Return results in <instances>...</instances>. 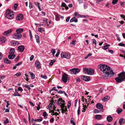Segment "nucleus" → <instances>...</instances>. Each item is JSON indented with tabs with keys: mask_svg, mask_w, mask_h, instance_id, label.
I'll return each instance as SVG.
<instances>
[{
	"mask_svg": "<svg viewBox=\"0 0 125 125\" xmlns=\"http://www.w3.org/2000/svg\"><path fill=\"white\" fill-rule=\"evenodd\" d=\"M23 31V29L22 28H19L16 30V31L17 32H19L20 33L21 32H22Z\"/></svg>",
	"mask_w": 125,
	"mask_h": 125,
	"instance_id": "obj_29",
	"label": "nucleus"
},
{
	"mask_svg": "<svg viewBox=\"0 0 125 125\" xmlns=\"http://www.w3.org/2000/svg\"><path fill=\"white\" fill-rule=\"evenodd\" d=\"M56 60L53 59L52 60H51L50 62V64L51 65H52L54 63V62L56 61Z\"/></svg>",
	"mask_w": 125,
	"mask_h": 125,
	"instance_id": "obj_35",
	"label": "nucleus"
},
{
	"mask_svg": "<svg viewBox=\"0 0 125 125\" xmlns=\"http://www.w3.org/2000/svg\"><path fill=\"white\" fill-rule=\"evenodd\" d=\"M10 43H11V45H13V46L17 45L20 44L18 41H11L10 42Z\"/></svg>",
	"mask_w": 125,
	"mask_h": 125,
	"instance_id": "obj_12",
	"label": "nucleus"
},
{
	"mask_svg": "<svg viewBox=\"0 0 125 125\" xmlns=\"http://www.w3.org/2000/svg\"><path fill=\"white\" fill-rule=\"evenodd\" d=\"M119 123L120 125H121L123 124H124L125 123L124 119L123 118H120V119H119Z\"/></svg>",
	"mask_w": 125,
	"mask_h": 125,
	"instance_id": "obj_22",
	"label": "nucleus"
},
{
	"mask_svg": "<svg viewBox=\"0 0 125 125\" xmlns=\"http://www.w3.org/2000/svg\"><path fill=\"white\" fill-rule=\"evenodd\" d=\"M55 20L57 21L59 20L60 19L58 16H56Z\"/></svg>",
	"mask_w": 125,
	"mask_h": 125,
	"instance_id": "obj_58",
	"label": "nucleus"
},
{
	"mask_svg": "<svg viewBox=\"0 0 125 125\" xmlns=\"http://www.w3.org/2000/svg\"><path fill=\"white\" fill-rule=\"evenodd\" d=\"M21 34L19 32H17L13 35V37L14 39H19L22 37Z\"/></svg>",
	"mask_w": 125,
	"mask_h": 125,
	"instance_id": "obj_7",
	"label": "nucleus"
},
{
	"mask_svg": "<svg viewBox=\"0 0 125 125\" xmlns=\"http://www.w3.org/2000/svg\"><path fill=\"white\" fill-rule=\"evenodd\" d=\"M118 0H113L112 3L114 4H116L118 2Z\"/></svg>",
	"mask_w": 125,
	"mask_h": 125,
	"instance_id": "obj_41",
	"label": "nucleus"
},
{
	"mask_svg": "<svg viewBox=\"0 0 125 125\" xmlns=\"http://www.w3.org/2000/svg\"><path fill=\"white\" fill-rule=\"evenodd\" d=\"M14 8L15 10L17 8L18 6V5L16 4H15L14 5Z\"/></svg>",
	"mask_w": 125,
	"mask_h": 125,
	"instance_id": "obj_50",
	"label": "nucleus"
},
{
	"mask_svg": "<svg viewBox=\"0 0 125 125\" xmlns=\"http://www.w3.org/2000/svg\"><path fill=\"white\" fill-rule=\"evenodd\" d=\"M106 119L108 122H111L113 120V118L112 116L110 115H109L107 117Z\"/></svg>",
	"mask_w": 125,
	"mask_h": 125,
	"instance_id": "obj_17",
	"label": "nucleus"
},
{
	"mask_svg": "<svg viewBox=\"0 0 125 125\" xmlns=\"http://www.w3.org/2000/svg\"><path fill=\"white\" fill-rule=\"evenodd\" d=\"M7 15L6 17L9 19H11L13 17V14L12 11L9 10H7L6 12Z\"/></svg>",
	"mask_w": 125,
	"mask_h": 125,
	"instance_id": "obj_4",
	"label": "nucleus"
},
{
	"mask_svg": "<svg viewBox=\"0 0 125 125\" xmlns=\"http://www.w3.org/2000/svg\"><path fill=\"white\" fill-rule=\"evenodd\" d=\"M92 55V54L91 53H89L84 58V59H87L89 56H91Z\"/></svg>",
	"mask_w": 125,
	"mask_h": 125,
	"instance_id": "obj_39",
	"label": "nucleus"
},
{
	"mask_svg": "<svg viewBox=\"0 0 125 125\" xmlns=\"http://www.w3.org/2000/svg\"><path fill=\"white\" fill-rule=\"evenodd\" d=\"M42 119L41 118V119H35L34 120V121H35L40 122L42 121Z\"/></svg>",
	"mask_w": 125,
	"mask_h": 125,
	"instance_id": "obj_43",
	"label": "nucleus"
},
{
	"mask_svg": "<svg viewBox=\"0 0 125 125\" xmlns=\"http://www.w3.org/2000/svg\"><path fill=\"white\" fill-rule=\"evenodd\" d=\"M83 71L84 73H86L89 75H93L94 74V70L91 69L90 68H84L83 69Z\"/></svg>",
	"mask_w": 125,
	"mask_h": 125,
	"instance_id": "obj_3",
	"label": "nucleus"
},
{
	"mask_svg": "<svg viewBox=\"0 0 125 125\" xmlns=\"http://www.w3.org/2000/svg\"><path fill=\"white\" fill-rule=\"evenodd\" d=\"M102 118V116L101 115H96L95 116V118L96 119H100Z\"/></svg>",
	"mask_w": 125,
	"mask_h": 125,
	"instance_id": "obj_26",
	"label": "nucleus"
},
{
	"mask_svg": "<svg viewBox=\"0 0 125 125\" xmlns=\"http://www.w3.org/2000/svg\"><path fill=\"white\" fill-rule=\"evenodd\" d=\"M54 121V118L53 117H52L51 118L50 120V121L51 122H53Z\"/></svg>",
	"mask_w": 125,
	"mask_h": 125,
	"instance_id": "obj_57",
	"label": "nucleus"
},
{
	"mask_svg": "<svg viewBox=\"0 0 125 125\" xmlns=\"http://www.w3.org/2000/svg\"><path fill=\"white\" fill-rule=\"evenodd\" d=\"M56 87H53L52 89H51L50 91V94H51L52 95H54V94H53V93L52 92V90H54L56 92H58V90L57 89H56Z\"/></svg>",
	"mask_w": 125,
	"mask_h": 125,
	"instance_id": "obj_19",
	"label": "nucleus"
},
{
	"mask_svg": "<svg viewBox=\"0 0 125 125\" xmlns=\"http://www.w3.org/2000/svg\"><path fill=\"white\" fill-rule=\"evenodd\" d=\"M75 16H79L80 15L77 12H76L74 13Z\"/></svg>",
	"mask_w": 125,
	"mask_h": 125,
	"instance_id": "obj_63",
	"label": "nucleus"
},
{
	"mask_svg": "<svg viewBox=\"0 0 125 125\" xmlns=\"http://www.w3.org/2000/svg\"><path fill=\"white\" fill-rule=\"evenodd\" d=\"M43 116L45 117H46V118H47V117H46V116L48 114H47L46 112H44L43 113Z\"/></svg>",
	"mask_w": 125,
	"mask_h": 125,
	"instance_id": "obj_40",
	"label": "nucleus"
},
{
	"mask_svg": "<svg viewBox=\"0 0 125 125\" xmlns=\"http://www.w3.org/2000/svg\"><path fill=\"white\" fill-rule=\"evenodd\" d=\"M116 111L118 114H119L123 110L121 108H118L116 110Z\"/></svg>",
	"mask_w": 125,
	"mask_h": 125,
	"instance_id": "obj_28",
	"label": "nucleus"
},
{
	"mask_svg": "<svg viewBox=\"0 0 125 125\" xmlns=\"http://www.w3.org/2000/svg\"><path fill=\"white\" fill-rule=\"evenodd\" d=\"M108 97L107 96H105L104 97L103 99V100L104 101H106L108 100Z\"/></svg>",
	"mask_w": 125,
	"mask_h": 125,
	"instance_id": "obj_38",
	"label": "nucleus"
},
{
	"mask_svg": "<svg viewBox=\"0 0 125 125\" xmlns=\"http://www.w3.org/2000/svg\"><path fill=\"white\" fill-rule=\"evenodd\" d=\"M2 55L1 54V53L0 52V60H1L2 59Z\"/></svg>",
	"mask_w": 125,
	"mask_h": 125,
	"instance_id": "obj_62",
	"label": "nucleus"
},
{
	"mask_svg": "<svg viewBox=\"0 0 125 125\" xmlns=\"http://www.w3.org/2000/svg\"><path fill=\"white\" fill-rule=\"evenodd\" d=\"M21 74V73H18L15 74V75L17 76H18L20 75Z\"/></svg>",
	"mask_w": 125,
	"mask_h": 125,
	"instance_id": "obj_60",
	"label": "nucleus"
},
{
	"mask_svg": "<svg viewBox=\"0 0 125 125\" xmlns=\"http://www.w3.org/2000/svg\"><path fill=\"white\" fill-rule=\"evenodd\" d=\"M65 103H63V104H61L60 106L61 107V108H62V113H64L65 111H64V109H63V108L65 107Z\"/></svg>",
	"mask_w": 125,
	"mask_h": 125,
	"instance_id": "obj_18",
	"label": "nucleus"
},
{
	"mask_svg": "<svg viewBox=\"0 0 125 125\" xmlns=\"http://www.w3.org/2000/svg\"><path fill=\"white\" fill-rule=\"evenodd\" d=\"M29 73H30V75H31V78L32 79H34L35 76V74L33 73H31L30 72H29Z\"/></svg>",
	"mask_w": 125,
	"mask_h": 125,
	"instance_id": "obj_27",
	"label": "nucleus"
},
{
	"mask_svg": "<svg viewBox=\"0 0 125 125\" xmlns=\"http://www.w3.org/2000/svg\"><path fill=\"white\" fill-rule=\"evenodd\" d=\"M72 119V118H71V120ZM70 121L71 123L73 125H75L76 124L75 123L73 120H71Z\"/></svg>",
	"mask_w": 125,
	"mask_h": 125,
	"instance_id": "obj_44",
	"label": "nucleus"
},
{
	"mask_svg": "<svg viewBox=\"0 0 125 125\" xmlns=\"http://www.w3.org/2000/svg\"><path fill=\"white\" fill-rule=\"evenodd\" d=\"M118 45L119 46H125V44H123L122 43H119Z\"/></svg>",
	"mask_w": 125,
	"mask_h": 125,
	"instance_id": "obj_42",
	"label": "nucleus"
},
{
	"mask_svg": "<svg viewBox=\"0 0 125 125\" xmlns=\"http://www.w3.org/2000/svg\"><path fill=\"white\" fill-rule=\"evenodd\" d=\"M24 46L22 45L19 46L18 48V50L20 51L21 52H23L24 50Z\"/></svg>",
	"mask_w": 125,
	"mask_h": 125,
	"instance_id": "obj_13",
	"label": "nucleus"
},
{
	"mask_svg": "<svg viewBox=\"0 0 125 125\" xmlns=\"http://www.w3.org/2000/svg\"><path fill=\"white\" fill-rule=\"evenodd\" d=\"M61 57L62 58H69L70 57V55L67 53L62 52L61 54Z\"/></svg>",
	"mask_w": 125,
	"mask_h": 125,
	"instance_id": "obj_8",
	"label": "nucleus"
},
{
	"mask_svg": "<svg viewBox=\"0 0 125 125\" xmlns=\"http://www.w3.org/2000/svg\"><path fill=\"white\" fill-rule=\"evenodd\" d=\"M78 21L76 19V18L74 17L72 18L70 21V22H71L74 21L75 22H77Z\"/></svg>",
	"mask_w": 125,
	"mask_h": 125,
	"instance_id": "obj_23",
	"label": "nucleus"
},
{
	"mask_svg": "<svg viewBox=\"0 0 125 125\" xmlns=\"http://www.w3.org/2000/svg\"><path fill=\"white\" fill-rule=\"evenodd\" d=\"M109 45L107 44L105 45L103 47V49L105 50H106L109 47Z\"/></svg>",
	"mask_w": 125,
	"mask_h": 125,
	"instance_id": "obj_31",
	"label": "nucleus"
},
{
	"mask_svg": "<svg viewBox=\"0 0 125 125\" xmlns=\"http://www.w3.org/2000/svg\"><path fill=\"white\" fill-rule=\"evenodd\" d=\"M108 50V52H110L111 54H113L114 53V52L111 49H109Z\"/></svg>",
	"mask_w": 125,
	"mask_h": 125,
	"instance_id": "obj_51",
	"label": "nucleus"
},
{
	"mask_svg": "<svg viewBox=\"0 0 125 125\" xmlns=\"http://www.w3.org/2000/svg\"><path fill=\"white\" fill-rule=\"evenodd\" d=\"M99 68L106 77H108L110 75H113L114 74V72L111 70V68L106 65L101 64Z\"/></svg>",
	"mask_w": 125,
	"mask_h": 125,
	"instance_id": "obj_1",
	"label": "nucleus"
},
{
	"mask_svg": "<svg viewBox=\"0 0 125 125\" xmlns=\"http://www.w3.org/2000/svg\"><path fill=\"white\" fill-rule=\"evenodd\" d=\"M41 77L42 78L45 79H46L47 78V77L46 75H41Z\"/></svg>",
	"mask_w": 125,
	"mask_h": 125,
	"instance_id": "obj_46",
	"label": "nucleus"
},
{
	"mask_svg": "<svg viewBox=\"0 0 125 125\" xmlns=\"http://www.w3.org/2000/svg\"><path fill=\"white\" fill-rule=\"evenodd\" d=\"M40 3L39 2H35V4L36 5H38V6H39L40 5Z\"/></svg>",
	"mask_w": 125,
	"mask_h": 125,
	"instance_id": "obj_64",
	"label": "nucleus"
},
{
	"mask_svg": "<svg viewBox=\"0 0 125 125\" xmlns=\"http://www.w3.org/2000/svg\"><path fill=\"white\" fill-rule=\"evenodd\" d=\"M35 37L36 39V42H37L38 43L39 42V39L38 36L37 35H35Z\"/></svg>",
	"mask_w": 125,
	"mask_h": 125,
	"instance_id": "obj_32",
	"label": "nucleus"
},
{
	"mask_svg": "<svg viewBox=\"0 0 125 125\" xmlns=\"http://www.w3.org/2000/svg\"><path fill=\"white\" fill-rule=\"evenodd\" d=\"M62 6L63 7H65L66 6V4H65V3L63 2H62Z\"/></svg>",
	"mask_w": 125,
	"mask_h": 125,
	"instance_id": "obj_54",
	"label": "nucleus"
},
{
	"mask_svg": "<svg viewBox=\"0 0 125 125\" xmlns=\"http://www.w3.org/2000/svg\"><path fill=\"white\" fill-rule=\"evenodd\" d=\"M4 62L6 64H10L11 62L10 60H9L7 58H5L4 60Z\"/></svg>",
	"mask_w": 125,
	"mask_h": 125,
	"instance_id": "obj_21",
	"label": "nucleus"
},
{
	"mask_svg": "<svg viewBox=\"0 0 125 125\" xmlns=\"http://www.w3.org/2000/svg\"><path fill=\"white\" fill-rule=\"evenodd\" d=\"M51 52L52 53L53 55L54 56L55 52V50L54 49H52L51 50Z\"/></svg>",
	"mask_w": 125,
	"mask_h": 125,
	"instance_id": "obj_36",
	"label": "nucleus"
},
{
	"mask_svg": "<svg viewBox=\"0 0 125 125\" xmlns=\"http://www.w3.org/2000/svg\"><path fill=\"white\" fill-rule=\"evenodd\" d=\"M23 15L21 14L18 15L16 18V19L17 20H21L23 19Z\"/></svg>",
	"mask_w": 125,
	"mask_h": 125,
	"instance_id": "obj_10",
	"label": "nucleus"
},
{
	"mask_svg": "<svg viewBox=\"0 0 125 125\" xmlns=\"http://www.w3.org/2000/svg\"><path fill=\"white\" fill-rule=\"evenodd\" d=\"M34 57V56L33 55H32L31 56L30 58V60L31 61H32V60L33 59Z\"/></svg>",
	"mask_w": 125,
	"mask_h": 125,
	"instance_id": "obj_53",
	"label": "nucleus"
},
{
	"mask_svg": "<svg viewBox=\"0 0 125 125\" xmlns=\"http://www.w3.org/2000/svg\"><path fill=\"white\" fill-rule=\"evenodd\" d=\"M77 102H78L77 99H76L75 101V105H74V106H76V104H77Z\"/></svg>",
	"mask_w": 125,
	"mask_h": 125,
	"instance_id": "obj_61",
	"label": "nucleus"
},
{
	"mask_svg": "<svg viewBox=\"0 0 125 125\" xmlns=\"http://www.w3.org/2000/svg\"><path fill=\"white\" fill-rule=\"evenodd\" d=\"M58 100L57 104L59 105H60L61 104H62L63 103H64L65 102L61 98H60Z\"/></svg>",
	"mask_w": 125,
	"mask_h": 125,
	"instance_id": "obj_11",
	"label": "nucleus"
},
{
	"mask_svg": "<svg viewBox=\"0 0 125 125\" xmlns=\"http://www.w3.org/2000/svg\"><path fill=\"white\" fill-rule=\"evenodd\" d=\"M15 96H21V95L19 94V93L17 92H15L14 94L13 95Z\"/></svg>",
	"mask_w": 125,
	"mask_h": 125,
	"instance_id": "obj_37",
	"label": "nucleus"
},
{
	"mask_svg": "<svg viewBox=\"0 0 125 125\" xmlns=\"http://www.w3.org/2000/svg\"><path fill=\"white\" fill-rule=\"evenodd\" d=\"M32 3L31 2L29 3V7L30 9H31L32 8Z\"/></svg>",
	"mask_w": 125,
	"mask_h": 125,
	"instance_id": "obj_52",
	"label": "nucleus"
},
{
	"mask_svg": "<svg viewBox=\"0 0 125 125\" xmlns=\"http://www.w3.org/2000/svg\"><path fill=\"white\" fill-rule=\"evenodd\" d=\"M12 31V30L10 29L7 31H5L3 33V35L5 36L7 35L8 34L10 33Z\"/></svg>",
	"mask_w": 125,
	"mask_h": 125,
	"instance_id": "obj_14",
	"label": "nucleus"
},
{
	"mask_svg": "<svg viewBox=\"0 0 125 125\" xmlns=\"http://www.w3.org/2000/svg\"><path fill=\"white\" fill-rule=\"evenodd\" d=\"M22 62H19L18 63L16 64H15V65L16 66H19V65H20L21 64H22Z\"/></svg>",
	"mask_w": 125,
	"mask_h": 125,
	"instance_id": "obj_59",
	"label": "nucleus"
},
{
	"mask_svg": "<svg viewBox=\"0 0 125 125\" xmlns=\"http://www.w3.org/2000/svg\"><path fill=\"white\" fill-rule=\"evenodd\" d=\"M80 72L79 70L77 68H74L70 70L69 71L71 74H76Z\"/></svg>",
	"mask_w": 125,
	"mask_h": 125,
	"instance_id": "obj_6",
	"label": "nucleus"
},
{
	"mask_svg": "<svg viewBox=\"0 0 125 125\" xmlns=\"http://www.w3.org/2000/svg\"><path fill=\"white\" fill-rule=\"evenodd\" d=\"M60 53V50H58V51H57L56 54L55 55V56L56 57H57L58 55H59V54Z\"/></svg>",
	"mask_w": 125,
	"mask_h": 125,
	"instance_id": "obj_45",
	"label": "nucleus"
},
{
	"mask_svg": "<svg viewBox=\"0 0 125 125\" xmlns=\"http://www.w3.org/2000/svg\"><path fill=\"white\" fill-rule=\"evenodd\" d=\"M54 101L53 100H52L51 103H50L49 105H48L50 107H52V105L53 106V109L54 110H55V109L56 108V107H55V105L53 104V102H54Z\"/></svg>",
	"mask_w": 125,
	"mask_h": 125,
	"instance_id": "obj_20",
	"label": "nucleus"
},
{
	"mask_svg": "<svg viewBox=\"0 0 125 125\" xmlns=\"http://www.w3.org/2000/svg\"><path fill=\"white\" fill-rule=\"evenodd\" d=\"M70 17L69 16L66 19V22H68L69 21V20L70 18Z\"/></svg>",
	"mask_w": 125,
	"mask_h": 125,
	"instance_id": "obj_56",
	"label": "nucleus"
},
{
	"mask_svg": "<svg viewBox=\"0 0 125 125\" xmlns=\"http://www.w3.org/2000/svg\"><path fill=\"white\" fill-rule=\"evenodd\" d=\"M23 86L25 87L26 88H27L28 89V90L29 91L30 90L31 88L29 87L28 85L25 84V85H23Z\"/></svg>",
	"mask_w": 125,
	"mask_h": 125,
	"instance_id": "obj_34",
	"label": "nucleus"
},
{
	"mask_svg": "<svg viewBox=\"0 0 125 125\" xmlns=\"http://www.w3.org/2000/svg\"><path fill=\"white\" fill-rule=\"evenodd\" d=\"M99 112L100 111L99 110L97 109H95L94 111V112L95 113H99Z\"/></svg>",
	"mask_w": 125,
	"mask_h": 125,
	"instance_id": "obj_47",
	"label": "nucleus"
},
{
	"mask_svg": "<svg viewBox=\"0 0 125 125\" xmlns=\"http://www.w3.org/2000/svg\"><path fill=\"white\" fill-rule=\"evenodd\" d=\"M19 58V56H17L15 59V61H17Z\"/></svg>",
	"mask_w": 125,
	"mask_h": 125,
	"instance_id": "obj_55",
	"label": "nucleus"
},
{
	"mask_svg": "<svg viewBox=\"0 0 125 125\" xmlns=\"http://www.w3.org/2000/svg\"><path fill=\"white\" fill-rule=\"evenodd\" d=\"M119 77H116L115 80L117 82L119 83L124 81L125 79V72H122L118 74Z\"/></svg>",
	"mask_w": 125,
	"mask_h": 125,
	"instance_id": "obj_2",
	"label": "nucleus"
},
{
	"mask_svg": "<svg viewBox=\"0 0 125 125\" xmlns=\"http://www.w3.org/2000/svg\"><path fill=\"white\" fill-rule=\"evenodd\" d=\"M43 28H38V31L42 33L43 32ZM45 31L44 30H43V31Z\"/></svg>",
	"mask_w": 125,
	"mask_h": 125,
	"instance_id": "obj_33",
	"label": "nucleus"
},
{
	"mask_svg": "<svg viewBox=\"0 0 125 125\" xmlns=\"http://www.w3.org/2000/svg\"><path fill=\"white\" fill-rule=\"evenodd\" d=\"M15 54H9L8 56V58L9 59H12L15 58Z\"/></svg>",
	"mask_w": 125,
	"mask_h": 125,
	"instance_id": "obj_16",
	"label": "nucleus"
},
{
	"mask_svg": "<svg viewBox=\"0 0 125 125\" xmlns=\"http://www.w3.org/2000/svg\"><path fill=\"white\" fill-rule=\"evenodd\" d=\"M6 39L5 37L3 36H2L1 37V41L2 42H4L6 41Z\"/></svg>",
	"mask_w": 125,
	"mask_h": 125,
	"instance_id": "obj_30",
	"label": "nucleus"
},
{
	"mask_svg": "<svg viewBox=\"0 0 125 125\" xmlns=\"http://www.w3.org/2000/svg\"><path fill=\"white\" fill-rule=\"evenodd\" d=\"M18 90L19 91H23V89L21 87H19L18 88Z\"/></svg>",
	"mask_w": 125,
	"mask_h": 125,
	"instance_id": "obj_48",
	"label": "nucleus"
},
{
	"mask_svg": "<svg viewBox=\"0 0 125 125\" xmlns=\"http://www.w3.org/2000/svg\"><path fill=\"white\" fill-rule=\"evenodd\" d=\"M68 76L69 75L65 73H64L62 74V80L63 82L66 83L68 80H69L68 78Z\"/></svg>",
	"mask_w": 125,
	"mask_h": 125,
	"instance_id": "obj_5",
	"label": "nucleus"
},
{
	"mask_svg": "<svg viewBox=\"0 0 125 125\" xmlns=\"http://www.w3.org/2000/svg\"><path fill=\"white\" fill-rule=\"evenodd\" d=\"M9 122V121H8V120L7 118H6V119L4 121V124H5L8 123Z\"/></svg>",
	"mask_w": 125,
	"mask_h": 125,
	"instance_id": "obj_49",
	"label": "nucleus"
},
{
	"mask_svg": "<svg viewBox=\"0 0 125 125\" xmlns=\"http://www.w3.org/2000/svg\"><path fill=\"white\" fill-rule=\"evenodd\" d=\"M15 50L14 48H12L10 50L9 52V54H14V53L15 52Z\"/></svg>",
	"mask_w": 125,
	"mask_h": 125,
	"instance_id": "obj_25",
	"label": "nucleus"
},
{
	"mask_svg": "<svg viewBox=\"0 0 125 125\" xmlns=\"http://www.w3.org/2000/svg\"><path fill=\"white\" fill-rule=\"evenodd\" d=\"M96 106L98 108L101 109H103V106L100 103H97L96 104Z\"/></svg>",
	"mask_w": 125,
	"mask_h": 125,
	"instance_id": "obj_15",
	"label": "nucleus"
},
{
	"mask_svg": "<svg viewBox=\"0 0 125 125\" xmlns=\"http://www.w3.org/2000/svg\"><path fill=\"white\" fill-rule=\"evenodd\" d=\"M82 79L83 80L85 81H88L90 80V78L89 77L85 76H82L81 77Z\"/></svg>",
	"mask_w": 125,
	"mask_h": 125,
	"instance_id": "obj_9",
	"label": "nucleus"
},
{
	"mask_svg": "<svg viewBox=\"0 0 125 125\" xmlns=\"http://www.w3.org/2000/svg\"><path fill=\"white\" fill-rule=\"evenodd\" d=\"M40 62L37 61H36L35 63V64L36 67L38 68H40L41 67L40 65Z\"/></svg>",
	"mask_w": 125,
	"mask_h": 125,
	"instance_id": "obj_24",
	"label": "nucleus"
}]
</instances>
